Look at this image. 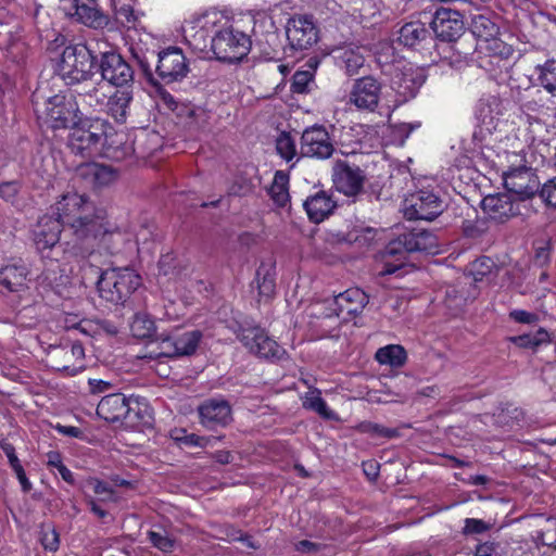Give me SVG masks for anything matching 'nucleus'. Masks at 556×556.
<instances>
[{"label": "nucleus", "instance_id": "obj_41", "mask_svg": "<svg viewBox=\"0 0 556 556\" xmlns=\"http://www.w3.org/2000/svg\"><path fill=\"white\" fill-rule=\"evenodd\" d=\"M471 31L476 37L484 41H489L496 36L498 28L489 17L478 15L472 20Z\"/></svg>", "mask_w": 556, "mask_h": 556}, {"label": "nucleus", "instance_id": "obj_27", "mask_svg": "<svg viewBox=\"0 0 556 556\" xmlns=\"http://www.w3.org/2000/svg\"><path fill=\"white\" fill-rule=\"evenodd\" d=\"M74 92L73 98L76 99L78 105H86L93 111L103 108L108 99L102 80L92 81L90 79L89 81L81 83Z\"/></svg>", "mask_w": 556, "mask_h": 556}, {"label": "nucleus", "instance_id": "obj_9", "mask_svg": "<svg viewBox=\"0 0 556 556\" xmlns=\"http://www.w3.org/2000/svg\"><path fill=\"white\" fill-rule=\"evenodd\" d=\"M238 339L252 354L258 357L280 361L286 356V350L257 326L240 328Z\"/></svg>", "mask_w": 556, "mask_h": 556}, {"label": "nucleus", "instance_id": "obj_42", "mask_svg": "<svg viewBox=\"0 0 556 556\" xmlns=\"http://www.w3.org/2000/svg\"><path fill=\"white\" fill-rule=\"evenodd\" d=\"M463 233L469 239H480L484 237L490 229L488 217H477L475 219H465L462 225Z\"/></svg>", "mask_w": 556, "mask_h": 556}, {"label": "nucleus", "instance_id": "obj_31", "mask_svg": "<svg viewBox=\"0 0 556 556\" xmlns=\"http://www.w3.org/2000/svg\"><path fill=\"white\" fill-rule=\"evenodd\" d=\"M430 37V31L425 23L410 21L405 23L399 30L397 41L408 48H416Z\"/></svg>", "mask_w": 556, "mask_h": 556}, {"label": "nucleus", "instance_id": "obj_16", "mask_svg": "<svg viewBox=\"0 0 556 556\" xmlns=\"http://www.w3.org/2000/svg\"><path fill=\"white\" fill-rule=\"evenodd\" d=\"M217 13H207L198 18L192 25L185 29V40L195 52L206 51L217 24L223 22Z\"/></svg>", "mask_w": 556, "mask_h": 556}, {"label": "nucleus", "instance_id": "obj_48", "mask_svg": "<svg viewBox=\"0 0 556 556\" xmlns=\"http://www.w3.org/2000/svg\"><path fill=\"white\" fill-rule=\"evenodd\" d=\"M117 22L128 29L136 28L139 22V15L135 12L132 7L128 4L121 5L115 11Z\"/></svg>", "mask_w": 556, "mask_h": 556}, {"label": "nucleus", "instance_id": "obj_52", "mask_svg": "<svg viewBox=\"0 0 556 556\" xmlns=\"http://www.w3.org/2000/svg\"><path fill=\"white\" fill-rule=\"evenodd\" d=\"M541 199L549 206L556 207V177L543 184L539 190Z\"/></svg>", "mask_w": 556, "mask_h": 556}, {"label": "nucleus", "instance_id": "obj_2", "mask_svg": "<svg viewBox=\"0 0 556 556\" xmlns=\"http://www.w3.org/2000/svg\"><path fill=\"white\" fill-rule=\"evenodd\" d=\"M437 237L425 229H414L391 240L383 251L382 275H392L405 265L407 254L412 252L437 253Z\"/></svg>", "mask_w": 556, "mask_h": 556}, {"label": "nucleus", "instance_id": "obj_46", "mask_svg": "<svg viewBox=\"0 0 556 556\" xmlns=\"http://www.w3.org/2000/svg\"><path fill=\"white\" fill-rule=\"evenodd\" d=\"M277 153L287 162L296 155L295 141L288 132H281L276 139Z\"/></svg>", "mask_w": 556, "mask_h": 556}, {"label": "nucleus", "instance_id": "obj_11", "mask_svg": "<svg viewBox=\"0 0 556 556\" xmlns=\"http://www.w3.org/2000/svg\"><path fill=\"white\" fill-rule=\"evenodd\" d=\"M332 181L339 192L346 197H356L364 189L366 175L359 166L337 160L332 167Z\"/></svg>", "mask_w": 556, "mask_h": 556}, {"label": "nucleus", "instance_id": "obj_8", "mask_svg": "<svg viewBox=\"0 0 556 556\" xmlns=\"http://www.w3.org/2000/svg\"><path fill=\"white\" fill-rule=\"evenodd\" d=\"M288 39L287 52L289 56H295L296 53L309 50L319 39V30L314 18L308 15H294L286 26Z\"/></svg>", "mask_w": 556, "mask_h": 556}, {"label": "nucleus", "instance_id": "obj_6", "mask_svg": "<svg viewBox=\"0 0 556 556\" xmlns=\"http://www.w3.org/2000/svg\"><path fill=\"white\" fill-rule=\"evenodd\" d=\"M111 128L104 119L79 123L72 127L68 137V148L74 154L84 157L92 156L101 151L106 142L108 129Z\"/></svg>", "mask_w": 556, "mask_h": 556}, {"label": "nucleus", "instance_id": "obj_4", "mask_svg": "<svg viewBox=\"0 0 556 556\" xmlns=\"http://www.w3.org/2000/svg\"><path fill=\"white\" fill-rule=\"evenodd\" d=\"M96 56L84 43L65 47L59 63V74L67 85L89 81L94 75Z\"/></svg>", "mask_w": 556, "mask_h": 556}, {"label": "nucleus", "instance_id": "obj_58", "mask_svg": "<svg viewBox=\"0 0 556 556\" xmlns=\"http://www.w3.org/2000/svg\"><path fill=\"white\" fill-rule=\"evenodd\" d=\"M510 318L520 324H534L538 321V315L523 311V309H515L509 314Z\"/></svg>", "mask_w": 556, "mask_h": 556}, {"label": "nucleus", "instance_id": "obj_40", "mask_svg": "<svg viewBox=\"0 0 556 556\" xmlns=\"http://www.w3.org/2000/svg\"><path fill=\"white\" fill-rule=\"evenodd\" d=\"M288 175L281 170L276 172L274 181L269 188V194L279 206H285L289 201Z\"/></svg>", "mask_w": 556, "mask_h": 556}, {"label": "nucleus", "instance_id": "obj_36", "mask_svg": "<svg viewBox=\"0 0 556 556\" xmlns=\"http://www.w3.org/2000/svg\"><path fill=\"white\" fill-rule=\"evenodd\" d=\"M376 359L382 365H390L392 367H401L406 363L407 354L403 346L391 344L380 348L376 352Z\"/></svg>", "mask_w": 556, "mask_h": 556}, {"label": "nucleus", "instance_id": "obj_57", "mask_svg": "<svg viewBox=\"0 0 556 556\" xmlns=\"http://www.w3.org/2000/svg\"><path fill=\"white\" fill-rule=\"evenodd\" d=\"M20 191V182L16 180L0 184V197L5 201H13Z\"/></svg>", "mask_w": 556, "mask_h": 556}, {"label": "nucleus", "instance_id": "obj_33", "mask_svg": "<svg viewBox=\"0 0 556 556\" xmlns=\"http://www.w3.org/2000/svg\"><path fill=\"white\" fill-rule=\"evenodd\" d=\"M132 100V94L129 90H117L105 102L108 104L109 114L115 122L123 124L127 119L128 109Z\"/></svg>", "mask_w": 556, "mask_h": 556}, {"label": "nucleus", "instance_id": "obj_30", "mask_svg": "<svg viewBox=\"0 0 556 556\" xmlns=\"http://www.w3.org/2000/svg\"><path fill=\"white\" fill-rule=\"evenodd\" d=\"M28 274L24 264H9L0 269V285L10 292H18L26 288Z\"/></svg>", "mask_w": 556, "mask_h": 556}, {"label": "nucleus", "instance_id": "obj_26", "mask_svg": "<svg viewBox=\"0 0 556 556\" xmlns=\"http://www.w3.org/2000/svg\"><path fill=\"white\" fill-rule=\"evenodd\" d=\"M368 303V295L359 288H351L333 299V313L337 316H356Z\"/></svg>", "mask_w": 556, "mask_h": 556}, {"label": "nucleus", "instance_id": "obj_59", "mask_svg": "<svg viewBox=\"0 0 556 556\" xmlns=\"http://www.w3.org/2000/svg\"><path fill=\"white\" fill-rule=\"evenodd\" d=\"M177 440L187 446H200V447L206 446V444L208 442V438L200 437L194 433L185 434L181 438H177Z\"/></svg>", "mask_w": 556, "mask_h": 556}, {"label": "nucleus", "instance_id": "obj_37", "mask_svg": "<svg viewBox=\"0 0 556 556\" xmlns=\"http://www.w3.org/2000/svg\"><path fill=\"white\" fill-rule=\"evenodd\" d=\"M422 84V79L414 73L401 72L393 78V88L403 97H412L415 94L418 87Z\"/></svg>", "mask_w": 556, "mask_h": 556}, {"label": "nucleus", "instance_id": "obj_35", "mask_svg": "<svg viewBox=\"0 0 556 556\" xmlns=\"http://www.w3.org/2000/svg\"><path fill=\"white\" fill-rule=\"evenodd\" d=\"M75 15L77 20L88 27L99 29L109 24V17L98 8L88 4H75Z\"/></svg>", "mask_w": 556, "mask_h": 556}, {"label": "nucleus", "instance_id": "obj_47", "mask_svg": "<svg viewBox=\"0 0 556 556\" xmlns=\"http://www.w3.org/2000/svg\"><path fill=\"white\" fill-rule=\"evenodd\" d=\"M313 83L314 75L312 71L299 70L292 77L291 89L295 93H306L311 91Z\"/></svg>", "mask_w": 556, "mask_h": 556}, {"label": "nucleus", "instance_id": "obj_54", "mask_svg": "<svg viewBox=\"0 0 556 556\" xmlns=\"http://www.w3.org/2000/svg\"><path fill=\"white\" fill-rule=\"evenodd\" d=\"M490 529V525L482 519L467 518L463 532L465 534H480Z\"/></svg>", "mask_w": 556, "mask_h": 556}, {"label": "nucleus", "instance_id": "obj_15", "mask_svg": "<svg viewBox=\"0 0 556 556\" xmlns=\"http://www.w3.org/2000/svg\"><path fill=\"white\" fill-rule=\"evenodd\" d=\"M382 86L372 76H365L354 81L349 92V103L366 112H375L380 101Z\"/></svg>", "mask_w": 556, "mask_h": 556}, {"label": "nucleus", "instance_id": "obj_29", "mask_svg": "<svg viewBox=\"0 0 556 556\" xmlns=\"http://www.w3.org/2000/svg\"><path fill=\"white\" fill-rule=\"evenodd\" d=\"M303 206L312 222L320 223L332 213L336 202L326 191H318L308 197Z\"/></svg>", "mask_w": 556, "mask_h": 556}, {"label": "nucleus", "instance_id": "obj_53", "mask_svg": "<svg viewBox=\"0 0 556 556\" xmlns=\"http://www.w3.org/2000/svg\"><path fill=\"white\" fill-rule=\"evenodd\" d=\"M473 556H503L501 544L493 541L480 543Z\"/></svg>", "mask_w": 556, "mask_h": 556}, {"label": "nucleus", "instance_id": "obj_20", "mask_svg": "<svg viewBox=\"0 0 556 556\" xmlns=\"http://www.w3.org/2000/svg\"><path fill=\"white\" fill-rule=\"evenodd\" d=\"M301 152L303 156L321 160L330 157L334 148L326 128L323 126L306 128L301 137Z\"/></svg>", "mask_w": 556, "mask_h": 556}, {"label": "nucleus", "instance_id": "obj_63", "mask_svg": "<svg viewBox=\"0 0 556 556\" xmlns=\"http://www.w3.org/2000/svg\"><path fill=\"white\" fill-rule=\"evenodd\" d=\"M2 450H3L4 454L7 455L12 469L16 468L17 466H21V463L15 454V448L12 444H9V443L3 444Z\"/></svg>", "mask_w": 556, "mask_h": 556}, {"label": "nucleus", "instance_id": "obj_7", "mask_svg": "<svg viewBox=\"0 0 556 556\" xmlns=\"http://www.w3.org/2000/svg\"><path fill=\"white\" fill-rule=\"evenodd\" d=\"M446 205L433 190L421 189L408 194L403 201V214L409 220H433L440 216Z\"/></svg>", "mask_w": 556, "mask_h": 556}, {"label": "nucleus", "instance_id": "obj_60", "mask_svg": "<svg viewBox=\"0 0 556 556\" xmlns=\"http://www.w3.org/2000/svg\"><path fill=\"white\" fill-rule=\"evenodd\" d=\"M88 384L90 392L93 394L104 393L113 389V384L111 382L102 379H89Z\"/></svg>", "mask_w": 556, "mask_h": 556}, {"label": "nucleus", "instance_id": "obj_45", "mask_svg": "<svg viewBox=\"0 0 556 556\" xmlns=\"http://www.w3.org/2000/svg\"><path fill=\"white\" fill-rule=\"evenodd\" d=\"M303 406L312 409L325 418H331L332 412L328 408L326 402L320 396L319 391H311L306 393L303 400Z\"/></svg>", "mask_w": 556, "mask_h": 556}, {"label": "nucleus", "instance_id": "obj_18", "mask_svg": "<svg viewBox=\"0 0 556 556\" xmlns=\"http://www.w3.org/2000/svg\"><path fill=\"white\" fill-rule=\"evenodd\" d=\"M99 68L102 80H106L116 87H125L134 79L131 66L121 54L113 51L101 54Z\"/></svg>", "mask_w": 556, "mask_h": 556}, {"label": "nucleus", "instance_id": "obj_19", "mask_svg": "<svg viewBox=\"0 0 556 556\" xmlns=\"http://www.w3.org/2000/svg\"><path fill=\"white\" fill-rule=\"evenodd\" d=\"M48 355L53 367L58 370L76 375L84 368L85 350L79 342L52 346Z\"/></svg>", "mask_w": 556, "mask_h": 556}, {"label": "nucleus", "instance_id": "obj_12", "mask_svg": "<svg viewBox=\"0 0 556 556\" xmlns=\"http://www.w3.org/2000/svg\"><path fill=\"white\" fill-rule=\"evenodd\" d=\"M431 28L441 41L455 42L465 31L464 16L450 5L441 7L434 12Z\"/></svg>", "mask_w": 556, "mask_h": 556}, {"label": "nucleus", "instance_id": "obj_49", "mask_svg": "<svg viewBox=\"0 0 556 556\" xmlns=\"http://www.w3.org/2000/svg\"><path fill=\"white\" fill-rule=\"evenodd\" d=\"M495 263L488 256L476 260L471 265V274L475 281H482L483 277L490 275Z\"/></svg>", "mask_w": 556, "mask_h": 556}, {"label": "nucleus", "instance_id": "obj_25", "mask_svg": "<svg viewBox=\"0 0 556 556\" xmlns=\"http://www.w3.org/2000/svg\"><path fill=\"white\" fill-rule=\"evenodd\" d=\"M482 210L490 219L504 222L518 213L510 193L489 194L481 202Z\"/></svg>", "mask_w": 556, "mask_h": 556}, {"label": "nucleus", "instance_id": "obj_32", "mask_svg": "<svg viewBox=\"0 0 556 556\" xmlns=\"http://www.w3.org/2000/svg\"><path fill=\"white\" fill-rule=\"evenodd\" d=\"M336 62L348 76H354L364 66L365 58L359 47H346L337 50Z\"/></svg>", "mask_w": 556, "mask_h": 556}, {"label": "nucleus", "instance_id": "obj_3", "mask_svg": "<svg viewBox=\"0 0 556 556\" xmlns=\"http://www.w3.org/2000/svg\"><path fill=\"white\" fill-rule=\"evenodd\" d=\"M141 277L128 267L109 268L97 282L99 295L112 304H124L140 287Z\"/></svg>", "mask_w": 556, "mask_h": 556}, {"label": "nucleus", "instance_id": "obj_56", "mask_svg": "<svg viewBox=\"0 0 556 556\" xmlns=\"http://www.w3.org/2000/svg\"><path fill=\"white\" fill-rule=\"evenodd\" d=\"M96 494L102 495V501H114V491L110 485L98 479H91L88 482Z\"/></svg>", "mask_w": 556, "mask_h": 556}, {"label": "nucleus", "instance_id": "obj_34", "mask_svg": "<svg viewBox=\"0 0 556 556\" xmlns=\"http://www.w3.org/2000/svg\"><path fill=\"white\" fill-rule=\"evenodd\" d=\"M258 295L269 300L275 293V263L269 260L262 262L256 270Z\"/></svg>", "mask_w": 556, "mask_h": 556}, {"label": "nucleus", "instance_id": "obj_61", "mask_svg": "<svg viewBox=\"0 0 556 556\" xmlns=\"http://www.w3.org/2000/svg\"><path fill=\"white\" fill-rule=\"evenodd\" d=\"M294 547L295 551L301 553H317L321 549L323 545L308 540H302L295 543Z\"/></svg>", "mask_w": 556, "mask_h": 556}, {"label": "nucleus", "instance_id": "obj_50", "mask_svg": "<svg viewBox=\"0 0 556 556\" xmlns=\"http://www.w3.org/2000/svg\"><path fill=\"white\" fill-rule=\"evenodd\" d=\"M40 542L46 551L55 552L60 545V536L51 526H43L40 532Z\"/></svg>", "mask_w": 556, "mask_h": 556}, {"label": "nucleus", "instance_id": "obj_55", "mask_svg": "<svg viewBox=\"0 0 556 556\" xmlns=\"http://www.w3.org/2000/svg\"><path fill=\"white\" fill-rule=\"evenodd\" d=\"M488 42V49L503 59H508L514 53L511 46L506 45L504 41L496 39L495 37L490 39Z\"/></svg>", "mask_w": 556, "mask_h": 556}, {"label": "nucleus", "instance_id": "obj_22", "mask_svg": "<svg viewBox=\"0 0 556 556\" xmlns=\"http://www.w3.org/2000/svg\"><path fill=\"white\" fill-rule=\"evenodd\" d=\"M134 402L126 399L122 393H111L99 402L97 406V414L109 422L127 421L134 422L131 413Z\"/></svg>", "mask_w": 556, "mask_h": 556}, {"label": "nucleus", "instance_id": "obj_1", "mask_svg": "<svg viewBox=\"0 0 556 556\" xmlns=\"http://www.w3.org/2000/svg\"><path fill=\"white\" fill-rule=\"evenodd\" d=\"M53 216H43L35 232L39 250L54 247L63 229L70 230L76 244L92 243L102 228L104 210L86 194L66 192L52 206Z\"/></svg>", "mask_w": 556, "mask_h": 556}, {"label": "nucleus", "instance_id": "obj_38", "mask_svg": "<svg viewBox=\"0 0 556 556\" xmlns=\"http://www.w3.org/2000/svg\"><path fill=\"white\" fill-rule=\"evenodd\" d=\"M536 71L540 85L556 97V60H547L543 65H538Z\"/></svg>", "mask_w": 556, "mask_h": 556}, {"label": "nucleus", "instance_id": "obj_28", "mask_svg": "<svg viewBox=\"0 0 556 556\" xmlns=\"http://www.w3.org/2000/svg\"><path fill=\"white\" fill-rule=\"evenodd\" d=\"M77 176L92 187H103L116 179V172L108 165L86 163L78 166Z\"/></svg>", "mask_w": 556, "mask_h": 556}, {"label": "nucleus", "instance_id": "obj_13", "mask_svg": "<svg viewBox=\"0 0 556 556\" xmlns=\"http://www.w3.org/2000/svg\"><path fill=\"white\" fill-rule=\"evenodd\" d=\"M200 330L186 331L182 333L160 334L156 341H160L161 352L159 355L165 357L189 356L195 353L199 343L202 340Z\"/></svg>", "mask_w": 556, "mask_h": 556}, {"label": "nucleus", "instance_id": "obj_17", "mask_svg": "<svg viewBox=\"0 0 556 556\" xmlns=\"http://www.w3.org/2000/svg\"><path fill=\"white\" fill-rule=\"evenodd\" d=\"M155 72L165 84L182 79L189 72L186 56L177 47L167 48L157 54Z\"/></svg>", "mask_w": 556, "mask_h": 556}, {"label": "nucleus", "instance_id": "obj_23", "mask_svg": "<svg viewBox=\"0 0 556 556\" xmlns=\"http://www.w3.org/2000/svg\"><path fill=\"white\" fill-rule=\"evenodd\" d=\"M502 115V102L495 96L482 97L475 111L479 135L484 138L496 130Z\"/></svg>", "mask_w": 556, "mask_h": 556}, {"label": "nucleus", "instance_id": "obj_21", "mask_svg": "<svg viewBox=\"0 0 556 556\" xmlns=\"http://www.w3.org/2000/svg\"><path fill=\"white\" fill-rule=\"evenodd\" d=\"M102 228L97 239L92 243L79 242V247L83 250L84 256H94L96 250H103L108 254L118 253L125 242L127 241L126 235L119 229L111 230L106 223V213L104 212Z\"/></svg>", "mask_w": 556, "mask_h": 556}, {"label": "nucleus", "instance_id": "obj_39", "mask_svg": "<svg viewBox=\"0 0 556 556\" xmlns=\"http://www.w3.org/2000/svg\"><path fill=\"white\" fill-rule=\"evenodd\" d=\"M130 331L138 339L151 338L155 333V324L146 313H137L131 323Z\"/></svg>", "mask_w": 556, "mask_h": 556}, {"label": "nucleus", "instance_id": "obj_43", "mask_svg": "<svg viewBox=\"0 0 556 556\" xmlns=\"http://www.w3.org/2000/svg\"><path fill=\"white\" fill-rule=\"evenodd\" d=\"M548 340V332L542 328L539 329L535 333H526L509 338L510 342L522 349H536L542 343H547Z\"/></svg>", "mask_w": 556, "mask_h": 556}, {"label": "nucleus", "instance_id": "obj_5", "mask_svg": "<svg viewBox=\"0 0 556 556\" xmlns=\"http://www.w3.org/2000/svg\"><path fill=\"white\" fill-rule=\"evenodd\" d=\"M251 49L250 37L227 23L217 24L211 38V50L219 61L236 63L248 55Z\"/></svg>", "mask_w": 556, "mask_h": 556}, {"label": "nucleus", "instance_id": "obj_62", "mask_svg": "<svg viewBox=\"0 0 556 556\" xmlns=\"http://www.w3.org/2000/svg\"><path fill=\"white\" fill-rule=\"evenodd\" d=\"M549 260H551V253H549L548 248L540 247L535 250L534 260H533L535 265L543 267L548 264Z\"/></svg>", "mask_w": 556, "mask_h": 556}, {"label": "nucleus", "instance_id": "obj_64", "mask_svg": "<svg viewBox=\"0 0 556 556\" xmlns=\"http://www.w3.org/2000/svg\"><path fill=\"white\" fill-rule=\"evenodd\" d=\"M13 470H14V472H15V475H16V477H17V479H18V481H20L21 485H22L23 491H24V492H28V491H30V489H31V483H30V482H29V480L27 479V477H26V473H25V471H24L23 466H22V465H21V466H17V467H16V468H14Z\"/></svg>", "mask_w": 556, "mask_h": 556}, {"label": "nucleus", "instance_id": "obj_14", "mask_svg": "<svg viewBox=\"0 0 556 556\" xmlns=\"http://www.w3.org/2000/svg\"><path fill=\"white\" fill-rule=\"evenodd\" d=\"M503 180L508 193L515 194L519 200L532 198L540 187L536 175L526 165L504 172Z\"/></svg>", "mask_w": 556, "mask_h": 556}, {"label": "nucleus", "instance_id": "obj_24", "mask_svg": "<svg viewBox=\"0 0 556 556\" xmlns=\"http://www.w3.org/2000/svg\"><path fill=\"white\" fill-rule=\"evenodd\" d=\"M199 415L207 429L225 427L231 421V407L225 400L211 399L199 406Z\"/></svg>", "mask_w": 556, "mask_h": 556}, {"label": "nucleus", "instance_id": "obj_51", "mask_svg": "<svg viewBox=\"0 0 556 556\" xmlns=\"http://www.w3.org/2000/svg\"><path fill=\"white\" fill-rule=\"evenodd\" d=\"M364 431L375 437H381L387 439L397 438L400 432L394 428H387L378 424L368 422L363 426Z\"/></svg>", "mask_w": 556, "mask_h": 556}, {"label": "nucleus", "instance_id": "obj_44", "mask_svg": "<svg viewBox=\"0 0 556 556\" xmlns=\"http://www.w3.org/2000/svg\"><path fill=\"white\" fill-rule=\"evenodd\" d=\"M149 542L163 553H170L174 551L176 540L169 535L165 530H150L148 533Z\"/></svg>", "mask_w": 556, "mask_h": 556}, {"label": "nucleus", "instance_id": "obj_10", "mask_svg": "<svg viewBox=\"0 0 556 556\" xmlns=\"http://www.w3.org/2000/svg\"><path fill=\"white\" fill-rule=\"evenodd\" d=\"M46 115L53 129H65L80 122L79 109L73 96L55 94L46 102Z\"/></svg>", "mask_w": 556, "mask_h": 556}]
</instances>
